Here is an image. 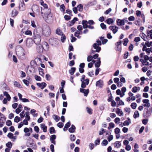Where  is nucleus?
Returning <instances> with one entry per match:
<instances>
[{
	"instance_id": "nucleus-1",
	"label": "nucleus",
	"mask_w": 152,
	"mask_h": 152,
	"mask_svg": "<svg viewBox=\"0 0 152 152\" xmlns=\"http://www.w3.org/2000/svg\"><path fill=\"white\" fill-rule=\"evenodd\" d=\"M16 53L17 55L19 57L24 56V50L23 48L20 45L17 46L16 48Z\"/></svg>"
},
{
	"instance_id": "nucleus-2",
	"label": "nucleus",
	"mask_w": 152,
	"mask_h": 152,
	"mask_svg": "<svg viewBox=\"0 0 152 152\" xmlns=\"http://www.w3.org/2000/svg\"><path fill=\"white\" fill-rule=\"evenodd\" d=\"M34 42L37 45L39 44L41 41V37L39 33H38L37 30H34Z\"/></svg>"
},
{
	"instance_id": "nucleus-3",
	"label": "nucleus",
	"mask_w": 152,
	"mask_h": 152,
	"mask_svg": "<svg viewBox=\"0 0 152 152\" xmlns=\"http://www.w3.org/2000/svg\"><path fill=\"white\" fill-rule=\"evenodd\" d=\"M47 10V12H45L43 13L44 15L43 14H41L43 18L45 19L47 18L48 20H51L53 19L52 18V14L51 13V10L50 9H46Z\"/></svg>"
},
{
	"instance_id": "nucleus-4",
	"label": "nucleus",
	"mask_w": 152,
	"mask_h": 152,
	"mask_svg": "<svg viewBox=\"0 0 152 152\" xmlns=\"http://www.w3.org/2000/svg\"><path fill=\"white\" fill-rule=\"evenodd\" d=\"M101 42L99 40H97L96 42L93 44V47L96 50V52L98 53L101 50V48L99 46L101 45Z\"/></svg>"
},
{
	"instance_id": "nucleus-5",
	"label": "nucleus",
	"mask_w": 152,
	"mask_h": 152,
	"mask_svg": "<svg viewBox=\"0 0 152 152\" xmlns=\"http://www.w3.org/2000/svg\"><path fill=\"white\" fill-rule=\"evenodd\" d=\"M85 75H83L80 80L82 82L81 86L83 88H85L86 86L88 84L89 82V80L88 79H85Z\"/></svg>"
},
{
	"instance_id": "nucleus-6",
	"label": "nucleus",
	"mask_w": 152,
	"mask_h": 152,
	"mask_svg": "<svg viewBox=\"0 0 152 152\" xmlns=\"http://www.w3.org/2000/svg\"><path fill=\"white\" fill-rule=\"evenodd\" d=\"M43 34L45 36H48L50 35L51 33L50 29L48 26H46L45 28L43 29Z\"/></svg>"
},
{
	"instance_id": "nucleus-7",
	"label": "nucleus",
	"mask_w": 152,
	"mask_h": 152,
	"mask_svg": "<svg viewBox=\"0 0 152 152\" xmlns=\"http://www.w3.org/2000/svg\"><path fill=\"white\" fill-rule=\"evenodd\" d=\"M58 40L55 38H51L49 40V42L53 45L58 44Z\"/></svg>"
},
{
	"instance_id": "nucleus-8",
	"label": "nucleus",
	"mask_w": 152,
	"mask_h": 152,
	"mask_svg": "<svg viewBox=\"0 0 152 152\" xmlns=\"http://www.w3.org/2000/svg\"><path fill=\"white\" fill-rule=\"evenodd\" d=\"M109 28L111 30L113 31V32L114 34H115L118 31L119 28L115 26H110Z\"/></svg>"
},
{
	"instance_id": "nucleus-9",
	"label": "nucleus",
	"mask_w": 152,
	"mask_h": 152,
	"mask_svg": "<svg viewBox=\"0 0 152 152\" xmlns=\"http://www.w3.org/2000/svg\"><path fill=\"white\" fill-rule=\"evenodd\" d=\"M32 10L33 12H35L38 13L39 14L40 12V9L39 7L36 5H34L32 7Z\"/></svg>"
},
{
	"instance_id": "nucleus-10",
	"label": "nucleus",
	"mask_w": 152,
	"mask_h": 152,
	"mask_svg": "<svg viewBox=\"0 0 152 152\" xmlns=\"http://www.w3.org/2000/svg\"><path fill=\"white\" fill-rule=\"evenodd\" d=\"M42 6L44 8L43 9L41 7V14H43V13L45 12H47V10H46V9H49L48 7V5L45 3H44Z\"/></svg>"
},
{
	"instance_id": "nucleus-11",
	"label": "nucleus",
	"mask_w": 152,
	"mask_h": 152,
	"mask_svg": "<svg viewBox=\"0 0 152 152\" xmlns=\"http://www.w3.org/2000/svg\"><path fill=\"white\" fill-rule=\"evenodd\" d=\"M103 85V82L102 80H99L96 82V87L102 88Z\"/></svg>"
},
{
	"instance_id": "nucleus-12",
	"label": "nucleus",
	"mask_w": 152,
	"mask_h": 152,
	"mask_svg": "<svg viewBox=\"0 0 152 152\" xmlns=\"http://www.w3.org/2000/svg\"><path fill=\"white\" fill-rule=\"evenodd\" d=\"M33 41L31 39H28L26 42V46L28 48L31 47L33 45Z\"/></svg>"
},
{
	"instance_id": "nucleus-13",
	"label": "nucleus",
	"mask_w": 152,
	"mask_h": 152,
	"mask_svg": "<svg viewBox=\"0 0 152 152\" xmlns=\"http://www.w3.org/2000/svg\"><path fill=\"white\" fill-rule=\"evenodd\" d=\"M117 25L121 26L124 24L125 20L118 19L116 20Z\"/></svg>"
},
{
	"instance_id": "nucleus-14",
	"label": "nucleus",
	"mask_w": 152,
	"mask_h": 152,
	"mask_svg": "<svg viewBox=\"0 0 152 152\" xmlns=\"http://www.w3.org/2000/svg\"><path fill=\"white\" fill-rule=\"evenodd\" d=\"M50 140L51 142L54 145H56V141L55 140L56 139V135L53 134L50 136Z\"/></svg>"
},
{
	"instance_id": "nucleus-15",
	"label": "nucleus",
	"mask_w": 152,
	"mask_h": 152,
	"mask_svg": "<svg viewBox=\"0 0 152 152\" xmlns=\"http://www.w3.org/2000/svg\"><path fill=\"white\" fill-rule=\"evenodd\" d=\"M37 85L42 89H43L46 87V84L44 82H42L41 83H37Z\"/></svg>"
},
{
	"instance_id": "nucleus-16",
	"label": "nucleus",
	"mask_w": 152,
	"mask_h": 152,
	"mask_svg": "<svg viewBox=\"0 0 152 152\" xmlns=\"http://www.w3.org/2000/svg\"><path fill=\"white\" fill-rule=\"evenodd\" d=\"M42 47L43 49L45 50H48L49 48V45L48 43L46 42H44L42 43Z\"/></svg>"
},
{
	"instance_id": "nucleus-17",
	"label": "nucleus",
	"mask_w": 152,
	"mask_h": 152,
	"mask_svg": "<svg viewBox=\"0 0 152 152\" xmlns=\"http://www.w3.org/2000/svg\"><path fill=\"white\" fill-rule=\"evenodd\" d=\"M19 9L20 11H24L26 10L25 6L23 2L20 4Z\"/></svg>"
},
{
	"instance_id": "nucleus-18",
	"label": "nucleus",
	"mask_w": 152,
	"mask_h": 152,
	"mask_svg": "<svg viewBox=\"0 0 152 152\" xmlns=\"http://www.w3.org/2000/svg\"><path fill=\"white\" fill-rule=\"evenodd\" d=\"M140 61L142 63L143 65L148 66L149 65V62L147 60L141 58L140 60Z\"/></svg>"
},
{
	"instance_id": "nucleus-19",
	"label": "nucleus",
	"mask_w": 152,
	"mask_h": 152,
	"mask_svg": "<svg viewBox=\"0 0 152 152\" xmlns=\"http://www.w3.org/2000/svg\"><path fill=\"white\" fill-rule=\"evenodd\" d=\"M76 129L75 127V126L72 124L70 128L69 129V131L70 133H74L75 132V129Z\"/></svg>"
},
{
	"instance_id": "nucleus-20",
	"label": "nucleus",
	"mask_w": 152,
	"mask_h": 152,
	"mask_svg": "<svg viewBox=\"0 0 152 152\" xmlns=\"http://www.w3.org/2000/svg\"><path fill=\"white\" fill-rule=\"evenodd\" d=\"M88 22L86 20H83L82 21V24L83 25V28H87L88 26L87 24Z\"/></svg>"
},
{
	"instance_id": "nucleus-21",
	"label": "nucleus",
	"mask_w": 152,
	"mask_h": 152,
	"mask_svg": "<svg viewBox=\"0 0 152 152\" xmlns=\"http://www.w3.org/2000/svg\"><path fill=\"white\" fill-rule=\"evenodd\" d=\"M121 145V143L120 142L118 141H116L114 143V146L115 148H119Z\"/></svg>"
},
{
	"instance_id": "nucleus-22",
	"label": "nucleus",
	"mask_w": 152,
	"mask_h": 152,
	"mask_svg": "<svg viewBox=\"0 0 152 152\" xmlns=\"http://www.w3.org/2000/svg\"><path fill=\"white\" fill-rule=\"evenodd\" d=\"M96 61V62L95 64V65L96 67L98 68L100 65L101 61L100 58H98Z\"/></svg>"
},
{
	"instance_id": "nucleus-23",
	"label": "nucleus",
	"mask_w": 152,
	"mask_h": 152,
	"mask_svg": "<svg viewBox=\"0 0 152 152\" xmlns=\"http://www.w3.org/2000/svg\"><path fill=\"white\" fill-rule=\"evenodd\" d=\"M126 91V88L125 87H123L121 89V97H123L125 95V92Z\"/></svg>"
},
{
	"instance_id": "nucleus-24",
	"label": "nucleus",
	"mask_w": 152,
	"mask_h": 152,
	"mask_svg": "<svg viewBox=\"0 0 152 152\" xmlns=\"http://www.w3.org/2000/svg\"><path fill=\"white\" fill-rule=\"evenodd\" d=\"M40 127L43 130L44 132H46L47 127L45 126V124H42L41 125Z\"/></svg>"
},
{
	"instance_id": "nucleus-25",
	"label": "nucleus",
	"mask_w": 152,
	"mask_h": 152,
	"mask_svg": "<svg viewBox=\"0 0 152 152\" xmlns=\"http://www.w3.org/2000/svg\"><path fill=\"white\" fill-rule=\"evenodd\" d=\"M43 48L41 46H39L37 48V51L39 53H41L43 52Z\"/></svg>"
},
{
	"instance_id": "nucleus-26",
	"label": "nucleus",
	"mask_w": 152,
	"mask_h": 152,
	"mask_svg": "<svg viewBox=\"0 0 152 152\" xmlns=\"http://www.w3.org/2000/svg\"><path fill=\"white\" fill-rule=\"evenodd\" d=\"M78 20V19L77 18H75L73 20L69 23V25L70 26H72L76 21Z\"/></svg>"
},
{
	"instance_id": "nucleus-27",
	"label": "nucleus",
	"mask_w": 152,
	"mask_h": 152,
	"mask_svg": "<svg viewBox=\"0 0 152 152\" xmlns=\"http://www.w3.org/2000/svg\"><path fill=\"white\" fill-rule=\"evenodd\" d=\"M99 38L100 40H102V43L103 44H105L108 42V40L107 39H104V37H101Z\"/></svg>"
},
{
	"instance_id": "nucleus-28",
	"label": "nucleus",
	"mask_w": 152,
	"mask_h": 152,
	"mask_svg": "<svg viewBox=\"0 0 152 152\" xmlns=\"http://www.w3.org/2000/svg\"><path fill=\"white\" fill-rule=\"evenodd\" d=\"M76 70V68L75 67H72L70 70H69V72L71 75H73Z\"/></svg>"
},
{
	"instance_id": "nucleus-29",
	"label": "nucleus",
	"mask_w": 152,
	"mask_h": 152,
	"mask_svg": "<svg viewBox=\"0 0 152 152\" xmlns=\"http://www.w3.org/2000/svg\"><path fill=\"white\" fill-rule=\"evenodd\" d=\"M4 96H6L7 98V100L8 101H9L10 99H11V97L10 96V95L8 94V93L6 92L5 91L4 92Z\"/></svg>"
},
{
	"instance_id": "nucleus-30",
	"label": "nucleus",
	"mask_w": 152,
	"mask_h": 152,
	"mask_svg": "<svg viewBox=\"0 0 152 152\" xmlns=\"http://www.w3.org/2000/svg\"><path fill=\"white\" fill-rule=\"evenodd\" d=\"M80 35V33L79 32V31L78 30L76 31L75 33V36L78 39H80L81 38V36H79Z\"/></svg>"
},
{
	"instance_id": "nucleus-31",
	"label": "nucleus",
	"mask_w": 152,
	"mask_h": 152,
	"mask_svg": "<svg viewBox=\"0 0 152 152\" xmlns=\"http://www.w3.org/2000/svg\"><path fill=\"white\" fill-rule=\"evenodd\" d=\"M106 22L108 24L110 25L113 23V21L112 18H108L106 20Z\"/></svg>"
},
{
	"instance_id": "nucleus-32",
	"label": "nucleus",
	"mask_w": 152,
	"mask_h": 152,
	"mask_svg": "<svg viewBox=\"0 0 152 152\" xmlns=\"http://www.w3.org/2000/svg\"><path fill=\"white\" fill-rule=\"evenodd\" d=\"M116 113L119 116H122L123 115L122 111L118 108L117 109V110L116 111Z\"/></svg>"
},
{
	"instance_id": "nucleus-33",
	"label": "nucleus",
	"mask_w": 152,
	"mask_h": 152,
	"mask_svg": "<svg viewBox=\"0 0 152 152\" xmlns=\"http://www.w3.org/2000/svg\"><path fill=\"white\" fill-rule=\"evenodd\" d=\"M18 13V11L15 10H13L12 12L11 16L12 17H14L16 16Z\"/></svg>"
},
{
	"instance_id": "nucleus-34",
	"label": "nucleus",
	"mask_w": 152,
	"mask_h": 152,
	"mask_svg": "<svg viewBox=\"0 0 152 152\" xmlns=\"http://www.w3.org/2000/svg\"><path fill=\"white\" fill-rule=\"evenodd\" d=\"M108 142L107 140L104 139L103 140L101 144L102 146H106L108 144Z\"/></svg>"
},
{
	"instance_id": "nucleus-35",
	"label": "nucleus",
	"mask_w": 152,
	"mask_h": 152,
	"mask_svg": "<svg viewBox=\"0 0 152 152\" xmlns=\"http://www.w3.org/2000/svg\"><path fill=\"white\" fill-rule=\"evenodd\" d=\"M140 38L139 37H135L134 39V41L136 42L135 43V45H137L138 44L137 42L140 41Z\"/></svg>"
},
{
	"instance_id": "nucleus-36",
	"label": "nucleus",
	"mask_w": 152,
	"mask_h": 152,
	"mask_svg": "<svg viewBox=\"0 0 152 152\" xmlns=\"http://www.w3.org/2000/svg\"><path fill=\"white\" fill-rule=\"evenodd\" d=\"M60 10L62 12H64L65 11V7L64 4H61L60 6Z\"/></svg>"
},
{
	"instance_id": "nucleus-37",
	"label": "nucleus",
	"mask_w": 152,
	"mask_h": 152,
	"mask_svg": "<svg viewBox=\"0 0 152 152\" xmlns=\"http://www.w3.org/2000/svg\"><path fill=\"white\" fill-rule=\"evenodd\" d=\"M56 33L59 35H61L63 34V32L59 28H57L56 31Z\"/></svg>"
},
{
	"instance_id": "nucleus-38",
	"label": "nucleus",
	"mask_w": 152,
	"mask_h": 152,
	"mask_svg": "<svg viewBox=\"0 0 152 152\" xmlns=\"http://www.w3.org/2000/svg\"><path fill=\"white\" fill-rule=\"evenodd\" d=\"M139 116V113L137 111H135L134 114V117L135 118L138 117Z\"/></svg>"
},
{
	"instance_id": "nucleus-39",
	"label": "nucleus",
	"mask_w": 152,
	"mask_h": 152,
	"mask_svg": "<svg viewBox=\"0 0 152 152\" xmlns=\"http://www.w3.org/2000/svg\"><path fill=\"white\" fill-rule=\"evenodd\" d=\"M61 35V40L62 42H63L65 40L66 37L63 34Z\"/></svg>"
},
{
	"instance_id": "nucleus-40",
	"label": "nucleus",
	"mask_w": 152,
	"mask_h": 152,
	"mask_svg": "<svg viewBox=\"0 0 152 152\" xmlns=\"http://www.w3.org/2000/svg\"><path fill=\"white\" fill-rule=\"evenodd\" d=\"M39 75L44 77V73L43 72V69L39 67Z\"/></svg>"
},
{
	"instance_id": "nucleus-41",
	"label": "nucleus",
	"mask_w": 152,
	"mask_h": 152,
	"mask_svg": "<svg viewBox=\"0 0 152 152\" xmlns=\"http://www.w3.org/2000/svg\"><path fill=\"white\" fill-rule=\"evenodd\" d=\"M78 10L80 12H81L83 10V7L82 5L80 4L77 7Z\"/></svg>"
},
{
	"instance_id": "nucleus-42",
	"label": "nucleus",
	"mask_w": 152,
	"mask_h": 152,
	"mask_svg": "<svg viewBox=\"0 0 152 152\" xmlns=\"http://www.w3.org/2000/svg\"><path fill=\"white\" fill-rule=\"evenodd\" d=\"M6 146L8 148H11L12 147V144L11 142H8L6 145Z\"/></svg>"
},
{
	"instance_id": "nucleus-43",
	"label": "nucleus",
	"mask_w": 152,
	"mask_h": 152,
	"mask_svg": "<svg viewBox=\"0 0 152 152\" xmlns=\"http://www.w3.org/2000/svg\"><path fill=\"white\" fill-rule=\"evenodd\" d=\"M50 134L55 133H56L54 128L53 127H52L50 128Z\"/></svg>"
},
{
	"instance_id": "nucleus-44",
	"label": "nucleus",
	"mask_w": 152,
	"mask_h": 152,
	"mask_svg": "<svg viewBox=\"0 0 152 152\" xmlns=\"http://www.w3.org/2000/svg\"><path fill=\"white\" fill-rule=\"evenodd\" d=\"M53 117L54 118L56 122H58L59 120V117L56 115H53Z\"/></svg>"
},
{
	"instance_id": "nucleus-45",
	"label": "nucleus",
	"mask_w": 152,
	"mask_h": 152,
	"mask_svg": "<svg viewBox=\"0 0 152 152\" xmlns=\"http://www.w3.org/2000/svg\"><path fill=\"white\" fill-rule=\"evenodd\" d=\"M141 22H142L141 20H139L137 21H135L134 22V23L137 25L139 26L140 25Z\"/></svg>"
},
{
	"instance_id": "nucleus-46",
	"label": "nucleus",
	"mask_w": 152,
	"mask_h": 152,
	"mask_svg": "<svg viewBox=\"0 0 152 152\" xmlns=\"http://www.w3.org/2000/svg\"><path fill=\"white\" fill-rule=\"evenodd\" d=\"M34 78L35 79L38 81H41V78L39 76H38L37 75H35L34 76Z\"/></svg>"
},
{
	"instance_id": "nucleus-47",
	"label": "nucleus",
	"mask_w": 152,
	"mask_h": 152,
	"mask_svg": "<svg viewBox=\"0 0 152 152\" xmlns=\"http://www.w3.org/2000/svg\"><path fill=\"white\" fill-rule=\"evenodd\" d=\"M76 137L74 135L71 134L70 135V140L72 141H74L75 140Z\"/></svg>"
},
{
	"instance_id": "nucleus-48",
	"label": "nucleus",
	"mask_w": 152,
	"mask_h": 152,
	"mask_svg": "<svg viewBox=\"0 0 152 152\" xmlns=\"http://www.w3.org/2000/svg\"><path fill=\"white\" fill-rule=\"evenodd\" d=\"M123 45L124 46H126L127 43L128 42V40L127 38H126L124 39Z\"/></svg>"
},
{
	"instance_id": "nucleus-49",
	"label": "nucleus",
	"mask_w": 152,
	"mask_h": 152,
	"mask_svg": "<svg viewBox=\"0 0 152 152\" xmlns=\"http://www.w3.org/2000/svg\"><path fill=\"white\" fill-rule=\"evenodd\" d=\"M86 110L87 112L89 114H91L92 113V110L91 108L88 107H87Z\"/></svg>"
},
{
	"instance_id": "nucleus-50",
	"label": "nucleus",
	"mask_w": 152,
	"mask_h": 152,
	"mask_svg": "<svg viewBox=\"0 0 152 152\" xmlns=\"http://www.w3.org/2000/svg\"><path fill=\"white\" fill-rule=\"evenodd\" d=\"M115 125L113 123H110L109 124V126L108 127V129L113 128L114 127Z\"/></svg>"
},
{
	"instance_id": "nucleus-51",
	"label": "nucleus",
	"mask_w": 152,
	"mask_h": 152,
	"mask_svg": "<svg viewBox=\"0 0 152 152\" xmlns=\"http://www.w3.org/2000/svg\"><path fill=\"white\" fill-rule=\"evenodd\" d=\"M6 124L8 126H10L12 125V123L10 120H8L6 122Z\"/></svg>"
},
{
	"instance_id": "nucleus-52",
	"label": "nucleus",
	"mask_w": 152,
	"mask_h": 152,
	"mask_svg": "<svg viewBox=\"0 0 152 152\" xmlns=\"http://www.w3.org/2000/svg\"><path fill=\"white\" fill-rule=\"evenodd\" d=\"M57 126L59 128H61L63 127L64 124L61 122H59L57 124Z\"/></svg>"
},
{
	"instance_id": "nucleus-53",
	"label": "nucleus",
	"mask_w": 152,
	"mask_h": 152,
	"mask_svg": "<svg viewBox=\"0 0 152 152\" xmlns=\"http://www.w3.org/2000/svg\"><path fill=\"white\" fill-rule=\"evenodd\" d=\"M100 26L102 29H104L106 28V26L104 23H101L100 24Z\"/></svg>"
},
{
	"instance_id": "nucleus-54",
	"label": "nucleus",
	"mask_w": 152,
	"mask_h": 152,
	"mask_svg": "<svg viewBox=\"0 0 152 152\" xmlns=\"http://www.w3.org/2000/svg\"><path fill=\"white\" fill-rule=\"evenodd\" d=\"M25 34L26 35H31L32 34V33L31 31L27 30L25 32Z\"/></svg>"
},
{
	"instance_id": "nucleus-55",
	"label": "nucleus",
	"mask_w": 152,
	"mask_h": 152,
	"mask_svg": "<svg viewBox=\"0 0 152 152\" xmlns=\"http://www.w3.org/2000/svg\"><path fill=\"white\" fill-rule=\"evenodd\" d=\"M23 81L26 85L27 86L29 85V82L27 80L24 79L23 80Z\"/></svg>"
},
{
	"instance_id": "nucleus-56",
	"label": "nucleus",
	"mask_w": 152,
	"mask_h": 152,
	"mask_svg": "<svg viewBox=\"0 0 152 152\" xmlns=\"http://www.w3.org/2000/svg\"><path fill=\"white\" fill-rule=\"evenodd\" d=\"M14 121L16 123L20 121V118L18 116H16L14 120Z\"/></svg>"
},
{
	"instance_id": "nucleus-57",
	"label": "nucleus",
	"mask_w": 152,
	"mask_h": 152,
	"mask_svg": "<svg viewBox=\"0 0 152 152\" xmlns=\"http://www.w3.org/2000/svg\"><path fill=\"white\" fill-rule=\"evenodd\" d=\"M13 135H14L11 132H10L8 134L7 137L9 138L12 139Z\"/></svg>"
},
{
	"instance_id": "nucleus-58",
	"label": "nucleus",
	"mask_w": 152,
	"mask_h": 152,
	"mask_svg": "<svg viewBox=\"0 0 152 152\" xmlns=\"http://www.w3.org/2000/svg\"><path fill=\"white\" fill-rule=\"evenodd\" d=\"M120 132V129L118 128H116L115 129V133L116 134H118Z\"/></svg>"
},
{
	"instance_id": "nucleus-59",
	"label": "nucleus",
	"mask_w": 152,
	"mask_h": 152,
	"mask_svg": "<svg viewBox=\"0 0 152 152\" xmlns=\"http://www.w3.org/2000/svg\"><path fill=\"white\" fill-rule=\"evenodd\" d=\"M26 118L27 119V120L29 121L30 119V117L28 113L27 112L26 113Z\"/></svg>"
},
{
	"instance_id": "nucleus-60",
	"label": "nucleus",
	"mask_w": 152,
	"mask_h": 152,
	"mask_svg": "<svg viewBox=\"0 0 152 152\" xmlns=\"http://www.w3.org/2000/svg\"><path fill=\"white\" fill-rule=\"evenodd\" d=\"M93 58V57L91 56H88L87 58V61L88 62H90L91 61Z\"/></svg>"
},
{
	"instance_id": "nucleus-61",
	"label": "nucleus",
	"mask_w": 152,
	"mask_h": 152,
	"mask_svg": "<svg viewBox=\"0 0 152 152\" xmlns=\"http://www.w3.org/2000/svg\"><path fill=\"white\" fill-rule=\"evenodd\" d=\"M89 146L91 150H92L94 147V144L92 143H91L89 144Z\"/></svg>"
},
{
	"instance_id": "nucleus-62",
	"label": "nucleus",
	"mask_w": 152,
	"mask_h": 152,
	"mask_svg": "<svg viewBox=\"0 0 152 152\" xmlns=\"http://www.w3.org/2000/svg\"><path fill=\"white\" fill-rule=\"evenodd\" d=\"M43 120V118L42 117L39 118L37 120V122L38 123H40L42 122Z\"/></svg>"
},
{
	"instance_id": "nucleus-63",
	"label": "nucleus",
	"mask_w": 152,
	"mask_h": 152,
	"mask_svg": "<svg viewBox=\"0 0 152 152\" xmlns=\"http://www.w3.org/2000/svg\"><path fill=\"white\" fill-rule=\"evenodd\" d=\"M70 121H69L65 124L64 126L65 128H66L67 129L70 126Z\"/></svg>"
},
{
	"instance_id": "nucleus-64",
	"label": "nucleus",
	"mask_w": 152,
	"mask_h": 152,
	"mask_svg": "<svg viewBox=\"0 0 152 152\" xmlns=\"http://www.w3.org/2000/svg\"><path fill=\"white\" fill-rule=\"evenodd\" d=\"M64 18L66 20H68L70 19V17L67 15H66L64 16Z\"/></svg>"
}]
</instances>
